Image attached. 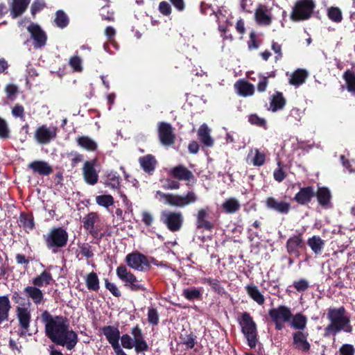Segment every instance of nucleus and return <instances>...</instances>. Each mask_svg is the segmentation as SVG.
I'll return each instance as SVG.
<instances>
[{"instance_id": "nucleus-1", "label": "nucleus", "mask_w": 355, "mask_h": 355, "mask_svg": "<svg viewBox=\"0 0 355 355\" xmlns=\"http://www.w3.org/2000/svg\"><path fill=\"white\" fill-rule=\"evenodd\" d=\"M46 336L54 343L72 349L78 342V336L69 329L68 320L62 316H52L47 311L42 315Z\"/></svg>"}, {"instance_id": "nucleus-2", "label": "nucleus", "mask_w": 355, "mask_h": 355, "mask_svg": "<svg viewBox=\"0 0 355 355\" xmlns=\"http://www.w3.org/2000/svg\"><path fill=\"white\" fill-rule=\"evenodd\" d=\"M327 317L330 320V324L325 328L327 334H336L341 330L346 332L352 331V327L349 324V317L343 306L329 309Z\"/></svg>"}, {"instance_id": "nucleus-3", "label": "nucleus", "mask_w": 355, "mask_h": 355, "mask_svg": "<svg viewBox=\"0 0 355 355\" xmlns=\"http://www.w3.org/2000/svg\"><path fill=\"white\" fill-rule=\"evenodd\" d=\"M156 196H159L164 203L174 207L182 208L197 201L198 197L193 191H189L186 194L180 195L174 193H165L160 191L156 192Z\"/></svg>"}, {"instance_id": "nucleus-4", "label": "nucleus", "mask_w": 355, "mask_h": 355, "mask_svg": "<svg viewBox=\"0 0 355 355\" xmlns=\"http://www.w3.org/2000/svg\"><path fill=\"white\" fill-rule=\"evenodd\" d=\"M314 8L313 0H299L293 7L291 18L293 21L306 20L311 16Z\"/></svg>"}, {"instance_id": "nucleus-5", "label": "nucleus", "mask_w": 355, "mask_h": 355, "mask_svg": "<svg viewBox=\"0 0 355 355\" xmlns=\"http://www.w3.org/2000/svg\"><path fill=\"white\" fill-rule=\"evenodd\" d=\"M240 324L242 331L248 340L249 346L251 348H254L257 343V328L254 322L249 313H243Z\"/></svg>"}, {"instance_id": "nucleus-6", "label": "nucleus", "mask_w": 355, "mask_h": 355, "mask_svg": "<svg viewBox=\"0 0 355 355\" xmlns=\"http://www.w3.org/2000/svg\"><path fill=\"white\" fill-rule=\"evenodd\" d=\"M160 219L171 232L179 231L184 222V217L180 211H163Z\"/></svg>"}, {"instance_id": "nucleus-7", "label": "nucleus", "mask_w": 355, "mask_h": 355, "mask_svg": "<svg viewBox=\"0 0 355 355\" xmlns=\"http://www.w3.org/2000/svg\"><path fill=\"white\" fill-rule=\"evenodd\" d=\"M118 277L125 283V286L132 291H144L146 288L141 284V280L128 270L124 266H120L116 268Z\"/></svg>"}, {"instance_id": "nucleus-8", "label": "nucleus", "mask_w": 355, "mask_h": 355, "mask_svg": "<svg viewBox=\"0 0 355 355\" xmlns=\"http://www.w3.org/2000/svg\"><path fill=\"white\" fill-rule=\"evenodd\" d=\"M68 240V234L62 228H54L46 236L45 241L49 248H62Z\"/></svg>"}, {"instance_id": "nucleus-9", "label": "nucleus", "mask_w": 355, "mask_h": 355, "mask_svg": "<svg viewBox=\"0 0 355 355\" xmlns=\"http://www.w3.org/2000/svg\"><path fill=\"white\" fill-rule=\"evenodd\" d=\"M269 315L275 322L276 329L281 330L284 327V323L291 320L292 313L288 307L279 306L270 309Z\"/></svg>"}, {"instance_id": "nucleus-10", "label": "nucleus", "mask_w": 355, "mask_h": 355, "mask_svg": "<svg viewBox=\"0 0 355 355\" xmlns=\"http://www.w3.org/2000/svg\"><path fill=\"white\" fill-rule=\"evenodd\" d=\"M103 332L107 339L109 343L113 347L116 355L126 354L120 347L119 344L120 332L117 328L112 326H107L103 328Z\"/></svg>"}, {"instance_id": "nucleus-11", "label": "nucleus", "mask_w": 355, "mask_h": 355, "mask_svg": "<svg viewBox=\"0 0 355 355\" xmlns=\"http://www.w3.org/2000/svg\"><path fill=\"white\" fill-rule=\"evenodd\" d=\"M56 135L57 128L55 127L49 128L46 125H42L36 130L35 138L38 143L46 144L54 139Z\"/></svg>"}, {"instance_id": "nucleus-12", "label": "nucleus", "mask_w": 355, "mask_h": 355, "mask_svg": "<svg viewBox=\"0 0 355 355\" xmlns=\"http://www.w3.org/2000/svg\"><path fill=\"white\" fill-rule=\"evenodd\" d=\"M159 137L161 143L164 146H171L174 143L175 135L171 124L161 122L158 126Z\"/></svg>"}, {"instance_id": "nucleus-13", "label": "nucleus", "mask_w": 355, "mask_h": 355, "mask_svg": "<svg viewBox=\"0 0 355 355\" xmlns=\"http://www.w3.org/2000/svg\"><path fill=\"white\" fill-rule=\"evenodd\" d=\"M128 265L134 270L143 271L148 266L145 256L139 253H132L126 256Z\"/></svg>"}, {"instance_id": "nucleus-14", "label": "nucleus", "mask_w": 355, "mask_h": 355, "mask_svg": "<svg viewBox=\"0 0 355 355\" xmlns=\"http://www.w3.org/2000/svg\"><path fill=\"white\" fill-rule=\"evenodd\" d=\"M94 161H87L85 162L83 168V177L85 182L91 185L95 184L98 182V174L94 168Z\"/></svg>"}, {"instance_id": "nucleus-15", "label": "nucleus", "mask_w": 355, "mask_h": 355, "mask_svg": "<svg viewBox=\"0 0 355 355\" xmlns=\"http://www.w3.org/2000/svg\"><path fill=\"white\" fill-rule=\"evenodd\" d=\"M307 334L298 331L293 334V347L303 352L309 351L311 345L307 340Z\"/></svg>"}, {"instance_id": "nucleus-16", "label": "nucleus", "mask_w": 355, "mask_h": 355, "mask_svg": "<svg viewBox=\"0 0 355 355\" xmlns=\"http://www.w3.org/2000/svg\"><path fill=\"white\" fill-rule=\"evenodd\" d=\"M28 31L35 41V47L40 48L46 44V36L39 26L33 24L28 27Z\"/></svg>"}, {"instance_id": "nucleus-17", "label": "nucleus", "mask_w": 355, "mask_h": 355, "mask_svg": "<svg viewBox=\"0 0 355 355\" xmlns=\"http://www.w3.org/2000/svg\"><path fill=\"white\" fill-rule=\"evenodd\" d=\"M131 334L134 338V347L137 353L144 352L148 348V344L144 339L141 330L137 326L132 329Z\"/></svg>"}, {"instance_id": "nucleus-18", "label": "nucleus", "mask_w": 355, "mask_h": 355, "mask_svg": "<svg viewBox=\"0 0 355 355\" xmlns=\"http://www.w3.org/2000/svg\"><path fill=\"white\" fill-rule=\"evenodd\" d=\"M266 205L268 209H273L280 214L288 213L290 204L284 201H278L272 197H268L266 200Z\"/></svg>"}, {"instance_id": "nucleus-19", "label": "nucleus", "mask_w": 355, "mask_h": 355, "mask_svg": "<svg viewBox=\"0 0 355 355\" xmlns=\"http://www.w3.org/2000/svg\"><path fill=\"white\" fill-rule=\"evenodd\" d=\"M211 129L207 124L201 125L198 130V135L201 142L207 147H211L214 145V139L210 135Z\"/></svg>"}, {"instance_id": "nucleus-20", "label": "nucleus", "mask_w": 355, "mask_h": 355, "mask_svg": "<svg viewBox=\"0 0 355 355\" xmlns=\"http://www.w3.org/2000/svg\"><path fill=\"white\" fill-rule=\"evenodd\" d=\"M17 315L21 327L27 330L31 321L30 311L27 308L19 306L17 308Z\"/></svg>"}, {"instance_id": "nucleus-21", "label": "nucleus", "mask_w": 355, "mask_h": 355, "mask_svg": "<svg viewBox=\"0 0 355 355\" xmlns=\"http://www.w3.org/2000/svg\"><path fill=\"white\" fill-rule=\"evenodd\" d=\"M265 154L257 148L251 149L247 157L248 162L256 166H262L265 162Z\"/></svg>"}, {"instance_id": "nucleus-22", "label": "nucleus", "mask_w": 355, "mask_h": 355, "mask_svg": "<svg viewBox=\"0 0 355 355\" xmlns=\"http://www.w3.org/2000/svg\"><path fill=\"white\" fill-rule=\"evenodd\" d=\"M172 175L180 180L189 181L193 178L192 172L183 166H178L171 169Z\"/></svg>"}, {"instance_id": "nucleus-23", "label": "nucleus", "mask_w": 355, "mask_h": 355, "mask_svg": "<svg viewBox=\"0 0 355 355\" xmlns=\"http://www.w3.org/2000/svg\"><path fill=\"white\" fill-rule=\"evenodd\" d=\"M313 196L314 191L313 189L310 187H308L301 189L300 191L295 195V199L298 203L304 205L309 202Z\"/></svg>"}, {"instance_id": "nucleus-24", "label": "nucleus", "mask_w": 355, "mask_h": 355, "mask_svg": "<svg viewBox=\"0 0 355 355\" xmlns=\"http://www.w3.org/2000/svg\"><path fill=\"white\" fill-rule=\"evenodd\" d=\"M29 167L34 171L42 175H49L52 172L50 165L44 161H35L29 164Z\"/></svg>"}, {"instance_id": "nucleus-25", "label": "nucleus", "mask_w": 355, "mask_h": 355, "mask_svg": "<svg viewBox=\"0 0 355 355\" xmlns=\"http://www.w3.org/2000/svg\"><path fill=\"white\" fill-rule=\"evenodd\" d=\"M24 293L35 304L40 303L43 300L42 292L35 286H27L24 289Z\"/></svg>"}, {"instance_id": "nucleus-26", "label": "nucleus", "mask_w": 355, "mask_h": 355, "mask_svg": "<svg viewBox=\"0 0 355 355\" xmlns=\"http://www.w3.org/2000/svg\"><path fill=\"white\" fill-rule=\"evenodd\" d=\"M248 294L250 297L255 301L258 304L262 305L264 304L265 299L263 295L260 293L257 286L253 284L248 285L245 287Z\"/></svg>"}, {"instance_id": "nucleus-27", "label": "nucleus", "mask_w": 355, "mask_h": 355, "mask_svg": "<svg viewBox=\"0 0 355 355\" xmlns=\"http://www.w3.org/2000/svg\"><path fill=\"white\" fill-rule=\"evenodd\" d=\"M29 2L30 0H14L11 9L12 17L15 18L21 15L26 10Z\"/></svg>"}, {"instance_id": "nucleus-28", "label": "nucleus", "mask_w": 355, "mask_h": 355, "mask_svg": "<svg viewBox=\"0 0 355 355\" xmlns=\"http://www.w3.org/2000/svg\"><path fill=\"white\" fill-rule=\"evenodd\" d=\"M234 86L238 93L243 96H251L254 94V86L246 81H238Z\"/></svg>"}, {"instance_id": "nucleus-29", "label": "nucleus", "mask_w": 355, "mask_h": 355, "mask_svg": "<svg viewBox=\"0 0 355 355\" xmlns=\"http://www.w3.org/2000/svg\"><path fill=\"white\" fill-rule=\"evenodd\" d=\"M98 220V215L96 213L92 212L86 215L83 219V227L88 230L92 235L95 234L94 224Z\"/></svg>"}, {"instance_id": "nucleus-30", "label": "nucleus", "mask_w": 355, "mask_h": 355, "mask_svg": "<svg viewBox=\"0 0 355 355\" xmlns=\"http://www.w3.org/2000/svg\"><path fill=\"white\" fill-rule=\"evenodd\" d=\"M10 303L7 296L0 297V324L8 320V312L10 309Z\"/></svg>"}, {"instance_id": "nucleus-31", "label": "nucleus", "mask_w": 355, "mask_h": 355, "mask_svg": "<svg viewBox=\"0 0 355 355\" xmlns=\"http://www.w3.org/2000/svg\"><path fill=\"white\" fill-rule=\"evenodd\" d=\"M78 144L83 148L94 151L97 148L96 142L88 136H81L77 138Z\"/></svg>"}, {"instance_id": "nucleus-32", "label": "nucleus", "mask_w": 355, "mask_h": 355, "mask_svg": "<svg viewBox=\"0 0 355 355\" xmlns=\"http://www.w3.org/2000/svg\"><path fill=\"white\" fill-rule=\"evenodd\" d=\"M139 163L142 168L148 173L154 171L156 165V160L155 157L150 155H148L140 157Z\"/></svg>"}, {"instance_id": "nucleus-33", "label": "nucleus", "mask_w": 355, "mask_h": 355, "mask_svg": "<svg viewBox=\"0 0 355 355\" xmlns=\"http://www.w3.org/2000/svg\"><path fill=\"white\" fill-rule=\"evenodd\" d=\"M307 76L308 73L305 70L297 69L293 73L290 79V83L291 85L298 86L304 83Z\"/></svg>"}, {"instance_id": "nucleus-34", "label": "nucleus", "mask_w": 355, "mask_h": 355, "mask_svg": "<svg viewBox=\"0 0 355 355\" xmlns=\"http://www.w3.org/2000/svg\"><path fill=\"white\" fill-rule=\"evenodd\" d=\"M52 276L50 272L44 270L39 276L33 279V284L36 286H43L50 284Z\"/></svg>"}, {"instance_id": "nucleus-35", "label": "nucleus", "mask_w": 355, "mask_h": 355, "mask_svg": "<svg viewBox=\"0 0 355 355\" xmlns=\"http://www.w3.org/2000/svg\"><path fill=\"white\" fill-rule=\"evenodd\" d=\"M306 318L302 313H297L292 318L291 326L295 329L303 330L306 327Z\"/></svg>"}, {"instance_id": "nucleus-36", "label": "nucleus", "mask_w": 355, "mask_h": 355, "mask_svg": "<svg viewBox=\"0 0 355 355\" xmlns=\"http://www.w3.org/2000/svg\"><path fill=\"white\" fill-rule=\"evenodd\" d=\"M207 216V213L205 209H201L198 211L197 215V227L198 228H205L207 230L212 228L211 223L205 220Z\"/></svg>"}, {"instance_id": "nucleus-37", "label": "nucleus", "mask_w": 355, "mask_h": 355, "mask_svg": "<svg viewBox=\"0 0 355 355\" xmlns=\"http://www.w3.org/2000/svg\"><path fill=\"white\" fill-rule=\"evenodd\" d=\"M222 206L227 213L233 214L239 211L240 203L236 198H231L225 200Z\"/></svg>"}, {"instance_id": "nucleus-38", "label": "nucleus", "mask_w": 355, "mask_h": 355, "mask_svg": "<svg viewBox=\"0 0 355 355\" xmlns=\"http://www.w3.org/2000/svg\"><path fill=\"white\" fill-rule=\"evenodd\" d=\"M308 245L315 253H320L324 246V241L319 236H314L308 240Z\"/></svg>"}, {"instance_id": "nucleus-39", "label": "nucleus", "mask_w": 355, "mask_h": 355, "mask_svg": "<svg viewBox=\"0 0 355 355\" xmlns=\"http://www.w3.org/2000/svg\"><path fill=\"white\" fill-rule=\"evenodd\" d=\"M86 285L89 290L97 291L99 288L98 278L95 272H90L85 279Z\"/></svg>"}, {"instance_id": "nucleus-40", "label": "nucleus", "mask_w": 355, "mask_h": 355, "mask_svg": "<svg viewBox=\"0 0 355 355\" xmlns=\"http://www.w3.org/2000/svg\"><path fill=\"white\" fill-rule=\"evenodd\" d=\"M317 198L319 203L322 205H327L331 199V193L327 188H320L317 192Z\"/></svg>"}, {"instance_id": "nucleus-41", "label": "nucleus", "mask_w": 355, "mask_h": 355, "mask_svg": "<svg viewBox=\"0 0 355 355\" xmlns=\"http://www.w3.org/2000/svg\"><path fill=\"white\" fill-rule=\"evenodd\" d=\"M286 101L282 94L277 93L275 95L270 103V107L272 112H276L277 110L282 109L285 105Z\"/></svg>"}, {"instance_id": "nucleus-42", "label": "nucleus", "mask_w": 355, "mask_h": 355, "mask_svg": "<svg viewBox=\"0 0 355 355\" xmlns=\"http://www.w3.org/2000/svg\"><path fill=\"white\" fill-rule=\"evenodd\" d=\"M343 78L346 82L347 90L355 92V73L350 70H347L343 74Z\"/></svg>"}, {"instance_id": "nucleus-43", "label": "nucleus", "mask_w": 355, "mask_h": 355, "mask_svg": "<svg viewBox=\"0 0 355 355\" xmlns=\"http://www.w3.org/2000/svg\"><path fill=\"white\" fill-rule=\"evenodd\" d=\"M257 22L262 25H269L271 21L270 17L262 8L257 9L255 12Z\"/></svg>"}, {"instance_id": "nucleus-44", "label": "nucleus", "mask_w": 355, "mask_h": 355, "mask_svg": "<svg viewBox=\"0 0 355 355\" xmlns=\"http://www.w3.org/2000/svg\"><path fill=\"white\" fill-rule=\"evenodd\" d=\"M302 239L299 236H293L287 241V249L289 253H295L301 245Z\"/></svg>"}, {"instance_id": "nucleus-45", "label": "nucleus", "mask_w": 355, "mask_h": 355, "mask_svg": "<svg viewBox=\"0 0 355 355\" xmlns=\"http://www.w3.org/2000/svg\"><path fill=\"white\" fill-rule=\"evenodd\" d=\"M329 18L334 22H340L343 19L342 12L338 7H330L327 10Z\"/></svg>"}, {"instance_id": "nucleus-46", "label": "nucleus", "mask_w": 355, "mask_h": 355, "mask_svg": "<svg viewBox=\"0 0 355 355\" xmlns=\"http://www.w3.org/2000/svg\"><path fill=\"white\" fill-rule=\"evenodd\" d=\"M96 203L102 207L107 208L114 203V199L110 195H101L96 197Z\"/></svg>"}, {"instance_id": "nucleus-47", "label": "nucleus", "mask_w": 355, "mask_h": 355, "mask_svg": "<svg viewBox=\"0 0 355 355\" xmlns=\"http://www.w3.org/2000/svg\"><path fill=\"white\" fill-rule=\"evenodd\" d=\"M183 295L189 300L198 299L201 296L200 290L197 288H187L183 291Z\"/></svg>"}, {"instance_id": "nucleus-48", "label": "nucleus", "mask_w": 355, "mask_h": 355, "mask_svg": "<svg viewBox=\"0 0 355 355\" xmlns=\"http://www.w3.org/2000/svg\"><path fill=\"white\" fill-rule=\"evenodd\" d=\"M55 22L60 28H64L67 25L68 18L63 11L59 10L57 12Z\"/></svg>"}, {"instance_id": "nucleus-49", "label": "nucleus", "mask_w": 355, "mask_h": 355, "mask_svg": "<svg viewBox=\"0 0 355 355\" xmlns=\"http://www.w3.org/2000/svg\"><path fill=\"white\" fill-rule=\"evenodd\" d=\"M121 343L125 349H130L134 347V338H132L128 334H123L121 337Z\"/></svg>"}, {"instance_id": "nucleus-50", "label": "nucleus", "mask_w": 355, "mask_h": 355, "mask_svg": "<svg viewBox=\"0 0 355 355\" xmlns=\"http://www.w3.org/2000/svg\"><path fill=\"white\" fill-rule=\"evenodd\" d=\"M69 65L75 71H81L83 69L82 60L78 56H73L69 60Z\"/></svg>"}, {"instance_id": "nucleus-51", "label": "nucleus", "mask_w": 355, "mask_h": 355, "mask_svg": "<svg viewBox=\"0 0 355 355\" xmlns=\"http://www.w3.org/2000/svg\"><path fill=\"white\" fill-rule=\"evenodd\" d=\"M141 215V220L146 226L152 225L154 221V217L151 212L148 211H143Z\"/></svg>"}, {"instance_id": "nucleus-52", "label": "nucleus", "mask_w": 355, "mask_h": 355, "mask_svg": "<svg viewBox=\"0 0 355 355\" xmlns=\"http://www.w3.org/2000/svg\"><path fill=\"white\" fill-rule=\"evenodd\" d=\"M148 320L149 323L156 325L159 322V315L157 311L155 309H149L148 313Z\"/></svg>"}, {"instance_id": "nucleus-53", "label": "nucleus", "mask_w": 355, "mask_h": 355, "mask_svg": "<svg viewBox=\"0 0 355 355\" xmlns=\"http://www.w3.org/2000/svg\"><path fill=\"white\" fill-rule=\"evenodd\" d=\"M17 87L13 84H8L5 87V92L8 98L12 101L14 100L15 95L17 94Z\"/></svg>"}, {"instance_id": "nucleus-54", "label": "nucleus", "mask_w": 355, "mask_h": 355, "mask_svg": "<svg viewBox=\"0 0 355 355\" xmlns=\"http://www.w3.org/2000/svg\"><path fill=\"white\" fill-rule=\"evenodd\" d=\"M293 286L297 291H304L309 288V282L305 279H300L295 282Z\"/></svg>"}, {"instance_id": "nucleus-55", "label": "nucleus", "mask_w": 355, "mask_h": 355, "mask_svg": "<svg viewBox=\"0 0 355 355\" xmlns=\"http://www.w3.org/2000/svg\"><path fill=\"white\" fill-rule=\"evenodd\" d=\"M159 10L160 12L164 15H168L171 12V7L168 3L162 1L159 5Z\"/></svg>"}, {"instance_id": "nucleus-56", "label": "nucleus", "mask_w": 355, "mask_h": 355, "mask_svg": "<svg viewBox=\"0 0 355 355\" xmlns=\"http://www.w3.org/2000/svg\"><path fill=\"white\" fill-rule=\"evenodd\" d=\"M105 287L116 297L121 295V293L117 288L116 286L107 280H105Z\"/></svg>"}, {"instance_id": "nucleus-57", "label": "nucleus", "mask_w": 355, "mask_h": 355, "mask_svg": "<svg viewBox=\"0 0 355 355\" xmlns=\"http://www.w3.org/2000/svg\"><path fill=\"white\" fill-rule=\"evenodd\" d=\"M8 135V130L6 121L0 118V137L6 138Z\"/></svg>"}, {"instance_id": "nucleus-58", "label": "nucleus", "mask_w": 355, "mask_h": 355, "mask_svg": "<svg viewBox=\"0 0 355 355\" xmlns=\"http://www.w3.org/2000/svg\"><path fill=\"white\" fill-rule=\"evenodd\" d=\"M354 348L350 345H343L340 349V352L341 355H354Z\"/></svg>"}, {"instance_id": "nucleus-59", "label": "nucleus", "mask_w": 355, "mask_h": 355, "mask_svg": "<svg viewBox=\"0 0 355 355\" xmlns=\"http://www.w3.org/2000/svg\"><path fill=\"white\" fill-rule=\"evenodd\" d=\"M249 121L252 124H256L261 126L266 124V121L263 119H261L255 114L251 115L249 118Z\"/></svg>"}, {"instance_id": "nucleus-60", "label": "nucleus", "mask_w": 355, "mask_h": 355, "mask_svg": "<svg viewBox=\"0 0 355 355\" xmlns=\"http://www.w3.org/2000/svg\"><path fill=\"white\" fill-rule=\"evenodd\" d=\"M44 6L42 1L37 0L34 2L31 8V12L33 15H35L37 11L41 10Z\"/></svg>"}, {"instance_id": "nucleus-61", "label": "nucleus", "mask_w": 355, "mask_h": 355, "mask_svg": "<svg viewBox=\"0 0 355 355\" xmlns=\"http://www.w3.org/2000/svg\"><path fill=\"white\" fill-rule=\"evenodd\" d=\"M12 114L15 116L22 117L24 115V108L21 105H15L12 110Z\"/></svg>"}, {"instance_id": "nucleus-62", "label": "nucleus", "mask_w": 355, "mask_h": 355, "mask_svg": "<svg viewBox=\"0 0 355 355\" xmlns=\"http://www.w3.org/2000/svg\"><path fill=\"white\" fill-rule=\"evenodd\" d=\"M80 252L83 256L87 258L93 256V252L90 250V247L87 245H84L80 248Z\"/></svg>"}, {"instance_id": "nucleus-63", "label": "nucleus", "mask_w": 355, "mask_h": 355, "mask_svg": "<svg viewBox=\"0 0 355 355\" xmlns=\"http://www.w3.org/2000/svg\"><path fill=\"white\" fill-rule=\"evenodd\" d=\"M285 178L284 172L282 171V168H278L274 172V178L278 181L282 182Z\"/></svg>"}, {"instance_id": "nucleus-64", "label": "nucleus", "mask_w": 355, "mask_h": 355, "mask_svg": "<svg viewBox=\"0 0 355 355\" xmlns=\"http://www.w3.org/2000/svg\"><path fill=\"white\" fill-rule=\"evenodd\" d=\"M268 86V80L266 78H263L257 85V89L259 92H263L266 89Z\"/></svg>"}]
</instances>
